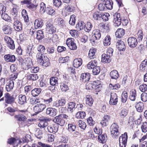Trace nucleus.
<instances>
[{
  "mask_svg": "<svg viewBox=\"0 0 147 147\" xmlns=\"http://www.w3.org/2000/svg\"><path fill=\"white\" fill-rule=\"evenodd\" d=\"M36 59L37 62L43 66L47 67L50 65L49 58L44 54L37 53L36 55Z\"/></svg>",
  "mask_w": 147,
  "mask_h": 147,
  "instance_id": "1",
  "label": "nucleus"
},
{
  "mask_svg": "<svg viewBox=\"0 0 147 147\" xmlns=\"http://www.w3.org/2000/svg\"><path fill=\"white\" fill-rule=\"evenodd\" d=\"M119 126L116 123H113L110 127V130L111 135L114 138H117L120 134L119 131Z\"/></svg>",
  "mask_w": 147,
  "mask_h": 147,
  "instance_id": "2",
  "label": "nucleus"
},
{
  "mask_svg": "<svg viewBox=\"0 0 147 147\" xmlns=\"http://www.w3.org/2000/svg\"><path fill=\"white\" fill-rule=\"evenodd\" d=\"M128 139L127 133L125 132L122 134L119 138V142L120 147H126Z\"/></svg>",
  "mask_w": 147,
  "mask_h": 147,
  "instance_id": "3",
  "label": "nucleus"
},
{
  "mask_svg": "<svg viewBox=\"0 0 147 147\" xmlns=\"http://www.w3.org/2000/svg\"><path fill=\"white\" fill-rule=\"evenodd\" d=\"M15 98L13 95H11L8 92L5 94V103L6 106L8 104L12 105L15 102Z\"/></svg>",
  "mask_w": 147,
  "mask_h": 147,
  "instance_id": "4",
  "label": "nucleus"
},
{
  "mask_svg": "<svg viewBox=\"0 0 147 147\" xmlns=\"http://www.w3.org/2000/svg\"><path fill=\"white\" fill-rule=\"evenodd\" d=\"M46 31L49 34H53L56 32V28L51 22H47L46 24Z\"/></svg>",
  "mask_w": 147,
  "mask_h": 147,
  "instance_id": "5",
  "label": "nucleus"
},
{
  "mask_svg": "<svg viewBox=\"0 0 147 147\" xmlns=\"http://www.w3.org/2000/svg\"><path fill=\"white\" fill-rule=\"evenodd\" d=\"M4 40L8 47L12 50L15 49V45L12 38L8 36H5L4 38Z\"/></svg>",
  "mask_w": 147,
  "mask_h": 147,
  "instance_id": "6",
  "label": "nucleus"
},
{
  "mask_svg": "<svg viewBox=\"0 0 147 147\" xmlns=\"http://www.w3.org/2000/svg\"><path fill=\"white\" fill-rule=\"evenodd\" d=\"M66 44L71 50H75L77 49V47L74 42V38H67Z\"/></svg>",
  "mask_w": 147,
  "mask_h": 147,
  "instance_id": "7",
  "label": "nucleus"
},
{
  "mask_svg": "<svg viewBox=\"0 0 147 147\" xmlns=\"http://www.w3.org/2000/svg\"><path fill=\"white\" fill-rule=\"evenodd\" d=\"M113 23L115 26H119L121 24V18L119 13H115L113 15Z\"/></svg>",
  "mask_w": 147,
  "mask_h": 147,
  "instance_id": "8",
  "label": "nucleus"
},
{
  "mask_svg": "<svg viewBox=\"0 0 147 147\" xmlns=\"http://www.w3.org/2000/svg\"><path fill=\"white\" fill-rule=\"evenodd\" d=\"M42 99L45 104L47 106H49L53 101L52 96L49 92L45 94Z\"/></svg>",
  "mask_w": 147,
  "mask_h": 147,
  "instance_id": "9",
  "label": "nucleus"
},
{
  "mask_svg": "<svg viewBox=\"0 0 147 147\" xmlns=\"http://www.w3.org/2000/svg\"><path fill=\"white\" fill-rule=\"evenodd\" d=\"M117 94L115 93L112 92L111 93L109 104L110 105H115L117 104L118 102V98Z\"/></svg>",
  "mask_w": 147,
  "mask_h": 147,
  "instance_id": "10",
  "label": "nucleus"
},
{
  "mask_svg": "<svg viewBox=\"0 0 147 147\" xmlns=\"http://www.w3.org/2000/svg\"><path fill=\"white\" fill-rule=\"evenodd\" d=\"M46 107V105L42 103L39 104L35 105L33 109L34 112L37 114L42 111Z\"/></svg>",
  "mask_w": 147,
  "mask_h": 147,
  "instance_id": "11",
  "label": "nucleus"
},
{
  "mask_svg": "<svg viewBox=\"0 0 147 147\" xmlns=\"http://www.w3.org/2000/svg\"><path fill=\"white\" fill-rule=\"evenodd\" d=\"M127 42L129 46L131 48L135 47L138 44L137 40L134 37H130L127 39Z\"/></svg>",
  "mask_w": 147,
  "mask_h": 147,
  "instance_id": "12",
  "label": "nucleus"
},
{
  "mask_svg": "<svg viewBox=\"0 0 147 147\" xmlns=\"http://www.w3.org/2000/svg\"><path fill=\"white\" fill-rule=\"evenodd\" d=\"M4 60L7 62L13 63L16 61V57L14 55L9 54L5 55L3 57Z\"/></svg>",
  "mask_w": 147,
  "mask_h": 147,
  "instance_id": "13",
  "label": "nucleus"
},
{
  "mask_svg": "<svg viewBox=\"0 0 147 147\" xmlns=\"http://www.w3.org/2000/svg\"><path fill=\"white\" fill-rule=\"evenodd\" d=\"M54 122L56 123L57 125H59L61 126H63L65 123V120L61 117L59 115H58L55 117L53 120Z\"/></svg>",
  "mask_w": 147,
  "mask_h": 147,
  "instance_id": "14",
  "label": "nucleus"
},
{
  "mask_svg": "<svg viewBox=\"0 0 147 147\" xmlns=\"http://www.w3.org/2000/svg\"><path fill=\"white\" fill-rule=\"evenodd\" d=\"M111 118V116L107 115H104L103 119L101 121L100 123L103 127L107 126Z\"/></svg>",
  "mask_w": 147,
  "mask_h": 147,
  "instance_id": "15",
  "label": "nucleus"
},
{
  "mask_svg": "<svg viewBox=\"0 0 147 147\" xmlns=\"http://www.w3.org/2000/svg\"><path fill=\"white\" fill-rule=\"evenodd\" d=\"M2 30L5 34H10L12 33V28L10 24H5L2 27Z\"/></svg>",
  "mask_w": 147,
  "mask_h": 147,
  "instance_id": "16",
  "label": "nucleus"
},
{
  "mask_svg": "<svg viewBox=\"0 0 147 147\" xmlns=\"http://www.w3.org/2000/svg\"><path fill=\"white\" fill-rule=\"evenodd\" d=\"M116 46L120 51H124L125 49L126 46L125 42L121 40L117 41L116 43Z\"/></svg>",
  "mask_w": 147,
  "mask_h": 147,
  "instance_id": "17",
  "label": "nucleus"
},
{
  "mask_svg": "<svg viewBox=\"0 0 147 147\" xmlns=\"http://www.w3.org/2000/svg\"><path fill=\"white\" fill-rule=\"evenodd\" d=\"M57 112V111L55 109L49 107L47 109L46 113L50 116L54 117L56 115Z\"/></svg>",
  "mask_w": 147,
  "mask_h": 147,
  "instance_id": "18",
  "label": "nucleus"
},
{
  "mask_svg": "<svg viewBox=\"0 0 147 147\" xmlns=\"http://www.w3.org/2000/svg\"><path fill=\"white\" fill-rule=\"evenodd\" d=\"M90 79V74L89 73L82 74L80 76V80L84 82L88 81Z\"/></svg>",
  "mask_w": 147,
  "mask_h": 147,
  "instance_id": "19",
  "label": "nucleus"
},
{
  "mask_svg": "<svg viewBox=\"0 0 147 147\" xmlns=\"http://www.w3.org/2000/svg\"><path fill=\"white\" fill-rule=\"evenodd\" d=\"M86 104V105L91 107L92 105L94 100L91 95H87L85 97Z\"/></svg>",
  "mask_w": 147,
  "mask_h": 147,
  "instance_id": "20",
  "label": "nucleus"
},
{
  "mask_svg": "<svg viewBox=\"0 0 147 147\" xmlns=\"http://www.w3.org/2000/svg\"><path fill=\"white\" fill-rule=\"evenodd\" d=\"M82 60L81 58L76 59L73 61V65L74 67L78 68L82 65Z\"/></svg>",
  "mask_w": 147,
  "mask_h": 147,
  "instance_id": "21",
  "label": "nucleus"
},
{
  "mask_svg": "<svg viewBox=\"0 0 147 147\" xmlns=\"http://www.w3.org/2000/svg\"><path fill=\"white\" fill-rule=\"evenodd\" d=\"M98 139L100 143L105 144L107 140V136L106 134H100L98 136Z\"/></svg>",
  "mask_w": 147,
  "mask_h": 147,
  "instance_id": "22",
  "label": "nucleus"
},
{
  "mask_svg": "<svg viewBox=\"0 0 147 147\" xmlns=\"http://www.w3.org/2000/svg\"><path fill=\"white\" fill-rule=\"evenodd\" d=\"M102 12L96 11L93 13L92 16L93 19L95 20H101V16H102Z\"/></svg>",
  "mask_w": 147,
  "mask_h": 147,
  "instance_id": "23",
  "label": "nucleus"
},
{
  "mask_svg": "<svg viewBox=\"0 0 147 147\" xmlns=\"http://www.w3.org/2000/svg\"><path fill=\"white\" fill-rule=\"evenodd\" d=\"M58 129V125L56 124L49 125L47 127L48 130L50 133H56L57 132Z\"/></svg>",
  "mask_w": 147,
  "mask_h": 147,
  "instance_id": "24",
  "label": "nucleus"
},
{
  "mask_svg": "<svg viewBox=\"0 0 147 147\" xmlns=\"http://www.w3.org/2000/svg\"><path fill=\"white\" fill-rule=\"evenodd\" d=\"M14 82L12 80H10L7 83L6 85V90L7 92H10L12 90L14 87Z\"/></svg>",
  "mask_w": 147,
  "mask_h": 147,
  "instance_id": "25",
  "label": "nucleus"
},
{
  "mask_svg": "<svg viewBox=\"0 0 147 147\" xmlns=\"http://www.w3.org/2000/svg\"><path fill=\"white\" fill-rule=\"evenodd\" d=\"M14 117L17 121L21 122H24L27 119L26 117L24 115L22 114L16 115Z\"/></svg>",
  "mask_w": 147,
  "mask_h": 147,
  "instance_id": "26",
  "label": "nucleus"
},
{
  "mask_svg": "<svg viewBox=\"0 0 147 147\" xmlns=\"http://www.w3.org/2000/svg\"><path fill=\"white\" fill-rule=\"evenodd\" d=\"M125 34V30L122 28H118L115 33L116 37L118 38H122Z\"/></svg>",
  "mask_w": 147,
  "mask_h": 147,
  "instance_id": "27",
  "label": "nucleus"
},
{
  "mask_svg": "<svg viewBox=\"0 0 147 147\" xmlns=\"http://www.w3.org/2000/svg\"><path fill=\"white\" fill-rule=\"evenodd\" d=\"M97 50L94 47L91 48L89 51L88 57L90 59H94L96 57L95 53H96Z\"/></svg>",
  "mask_w": 147,
  "mask_h": 147,
  "instance_id": "28",
  "label": "nucleus"
},
{
  "mask_svg": "<svg viewBox=\"0 0 147 147\" xmlns=\"http://www.w3.org/2000/svg\"><path fill=\"white\" fill-rule=\"evenodd\" d=\"M18 103L21 105H23L26 103V95L22 94L18 96Z\"/></svg>",
  "mask_w": 147,
  "mask_h": 147,
  "instance_id": "29",
  "label": "nucleus"
},
{
  "mask_svg": "<svg viewBox=\"0 0 147 147\" xmlns=\"http://www.w3.org/2000/svg\"><path fill=\"white\" fill-rule=\"evenodd\" d=\"M46 13L49 15L53 16L56 14L55 10L51 6H49L45 9Z\"/></svg>",
  "mask_w": 147,
  "mask_h": 147,
  "instance_id": "30",
  "label": "nucleus"
},
{
  "mask_svg": "<svg viewBox=\"0 0 147 147\" xmlns=\"http://www.w3.org/2000/svg\"><path fill=\"white\" fill-rule=\"evenodd\" d=\"M14 28L15 30L18 31H21L22 28V25L19 21L16 20L13 23Z\"/></svg>",
  "mask_w": 147,
  "mask_h": 147,
  "instance_id": "31",
  "label": "nucleus"
},
{
  "mask_svg": "<svg viewBox=\"0 0 147 147\" xmlns=\"http://www.w3.org/2000/svg\"><path fill=\"white\" fill-rule=\"evenodd\" d=\"M137 96L136 91L135 89H132L129 92V98L131 101H135Z\"/></svg>",
  "mask_w": 147,
  "mask_h": 147,
  "instance_id": "32",
  "label": "nucleus"
},
{
  "mask_svg": "<svg viewBox=\"0 0 147 147\" xmlns=\"http://www.w3.org/2000/svg\"><path fill=\"white\" fill-rule=\"evenodd\" d=\"M105 3L107 9H112L113 7V2L112 0H102Z\"/></svg>",
  "mask_w": 147,
  "mask_h": 147,
  "instance_id": "33",
  "label": "nucleus"
},
{
  "mask_svg": "<svg viewBox=\"0 0 147 147\" xmlns=\"http://www.w3.org/2000/svg\"><path fill=\"white\" fill-rule=\"evenodd\" d=\"M49 120L46 119H44L40 120L38 124V126L41 128H43L48 126V123L47 121Z\"/></svg>",
  "mask_w": 147,
  "mask_h": 147,
  "instance_id": "34",
  "label": "nucleus"
},
{
  "mask_svg": "<svg viewBox=\"0 0 147 147\" xmlns=\"http://www.w3.org/2000/svg\"><path fill=\"white\" fill-rule=\"evenodd\" d=\"M93 36H94L95 39L99 40L101 37V34L99 30L96 29L94 30L92 32Z\"/></svg>",
  "mask_w": 147,
  "mask_h": 147,
  "instance_id": "35",
  "label": "nucleus"
},
{
  "mask_svg": "<svg viewBox=\"0 0 147 147\" xmlns=\"http://www.w3.org/2000/svg\"><path fill=\"white\" fill-rule=\"evenodd\" d=\"M34 26L35 28H41L43 25L42 20L40 19H36L34 21Z\"/></svg>",
  "mask_w": 147,
  "mask_h": 147,
  "instance_id": "36",
  "label": "nucleus"
},
{
  "mask_svg": "<svg viewBox=\"0 0 147 147\" xmlns=\"http://www.w3.org/2000/svg\"><path fill=\"white\" fill-rule=\"evenodd\" d=\"M97 65V61L95 60H93L89 62L87 65V67L88 69H92Z\"/></svg>",
  "mask_w": 147,
  "mask_h": 147,
  "instance_id": "37",
  "label": "nucleus"
},
{
  "mask_svg": "<svg viewBox=\"0 0 147 147\" xmlns=\"http://www.w3.org/2000/svg\"><path fill=\"white\" fill-rule=\"evenodd\" d=\"M110 76L111 79L116 80L119 78V75L118 71L114 70L110 72Z\"/></svg>",
  "mask_w": 147,
  "mask_h": 147,
  "instance_id": "38",
  "label": "nucleus"
},
{
  "mask_svg": "<svg viewBox=\"0 0 147 147\" xmlns=\"http://www.w3.org/2000/svg\"><path fill=\"white\" fill-rule=\"evenodd\" d=\"M28 80L31 81H35L38 78V76L37 74H30L27 76Z\"/></svg>",
  "mask_w": 147,
  "mask_h": 147,
  "instance_id": "39",
  "label": "nucleus"
},
{
  "mask_svg": "<svg viewBox=\"0 0 147 147\" xmlns=\"http://www.w3.org/2000/svg\"><path fill=\"white\" fill-rule=\"evenodd\" d=\"M111 38L109 35H107L103 39V43L105 46H108L111 44Z\"/></svg>",
  "mask_w": 147,
  "mask_h": 147,
  "instance_id": "40",
  "label": "nucleus"
},
{
  "mask_svg": "<svg viewBox=\"0 0 147 147\" xmlns=\"http://www.w3.org/2000/svg\"><path fill=\"white\" fill-rule=\"evenodd\" d=\"M137 111L139 112H142L144 109V103L141 102H138L135 106Z\"/></svg>",
  "mask_w": 147,
  "mask_h": 147,
  "instance_id": "41",
  "label": "nucleus"
},
{
  "mask_svg": "<svg viewBox=\"0 0 147 147\" xmlns=\"http://www.w3.org/2000/svg\"><path fill=\"white\" fill-rule=\"evenodd\" d=\"M31 65L30 63V61H27L24 62L21 64V67L24 70H28L31 67Z\"/></svg>",
  "mask_w": 147,
  "mask_h": 147,
  "instance_id": "42",
  "label": "nucleus"
},
{
  "mask_svg": "<svg viewBox=\"0 0 147 147\" xmlns=\"http://www.w3.org/2000/svg\"><path fill=\"white\" fill-rule=\"evenodd\" d=\"M110 57L107 54H103L102 55L101 61L105 63H109L111 61Z\"/></svg>",
  "mask_w": 147,
  "mask_h": 147,
  "instance_id": "43",
  "label": "nucleus"
},
{
  "mask_svg": "<svg viewBox=\"0 0 147 147\" xmlns=\"http://www.w3.org/2000/svg\"><path fill=\"white\" fill-rule=\"evenodd\" d=\"M42 89L40 88H35L31 91L32 95L34 97L38 96L41 92Z\"/></svg>",
  "mask_w": 147,
  "mask_h": 147,
  "instance_id": "44",
  "label": "nucleus"
},
{
  "mask_svg": "<svg viewBox=\"0 0 147 147\" xmlns=\"http://www.w3.org/2000/svg\"><path fill=\"white\" fill-rule=\"evenodd\" d=\"M140 68L142 71H146L147 69V59H145L142 61L140 65Z\"/></svg>",
  "mask_w": 147,
  "mask_h": 147,
  "instance_id": "45",
  "label": "nucleus"
},
{
  "mask_svg": "<svg viewBox=\"0 0 147 147\" xmlns=\"http://www.w3.org/2000/svg\"><path fill=\"white\" fill-rule=\"evenodd\" d=\"M76 105V104L74 102H69L67 105V110L72 113L73 110L75 109Z\"/></svg>",
  "mask_w": 147,
  "mask_h": 147,
  "instance_id": "46",
  "label": "nucleus"
},
{
  "mask_svg": "<svg viewBox=\"0 0 147 147\" xmlns=\"http://www.w3.org/2000/svg\"><path fill=\"white\" fill-rule=\"evenodd\" d=\"M64 9L65 11L68 13L74 12L75 10L74 7L70 4L66 5L64 7Z\"/></svg>",
  "mask_w": 147,
  "mask_h": 147,
  "instance_id": "47",
  "label": "nucleus"
},
{
  "mask_svg": "<svg viewBox=\"0 0 147 147\" xmlns=\"http://www.w3.org/2000/svg\"><path fill=\"white\" fill-rule=\"evenodd\" d=\"M92 26L90 22H87L86 24H84V30L86 32H89L91 30Z\"/></svg>",
  "mask_w": 147,
  "mask_h": 147,
  "instance_id": "48",
  "label": "nucleus"
},
{
  "mask_svg": "<svg viewBox=\"0 0 147 147\" xmlns=\"http://www.w3.org/2000/svg\"><path fill=\"white\" fill-rule=\"evenodd\" d=\"M5 12H4L1 14L2 18L7 22H11L12 21L11 17Z\"/></svg>",
  "mask_w": 147,
  "mask_h": 147,
  "instance_id": "49",
  "label": "nucleus"
},
{
  "mask_svg": "<svg viewBox=\"0 0 147 147\" xmlns=\"http://www.w3.org/2000/svg\"><path fill=\"white\" fill-rule=\"evenodd\" d=\"M94 132L96 134L99 135L102 133V129L99 125H97L94 128Z\"/></svg>",
  "mask_w": 147,
  "mask_h": 147,
  "instance_id": "50",
  "label": "nucleus"
},
{
  "mask_svg": "<svg viewBox=\"0 0 147 147\" xmlns=\"http://www.w3.org/2000/svg\"><path fill=\"white\" fill-rule=\"evenodd\" d=\"M106 27H107V26H106L105 24L102 22L99 24L98 26V29L102 32H106L107 30Z\"/></svg>",
  "mask_w": 147,
  "mask_h": 147,
  "instance_id": "51",
  "label": "nucleus"
},
{
  "mask_svg": "<svg viewBox=\"0 0 147 147\" xmlns=\"http://www.w3.org/2000/svg\"><path fill=\"white\" fill-rule=\"evenodd\" d=\"M127 93L126 91L122 92L121 95V102L123 103H125L127 99Z\"/></svg>",
  "mask_w": 147,
  "mask_h": 147,
  "instance_id": "52",
  "label": "nucleus"
},
{
  "mask_svg": "<svg viewBox=\"0 0 147 147\" xmlns=\"http://www.w3.org/2000/svg\"><path fill=\"white\" fill-rule=\"evenodd\" d=\"M128 113V111L125 108L122 109L119 113L120 117L121 118H124L127 116Z\"/></svg>",
  "mask_w": 147,
  "mask_h": 147,
  "instance_id": "53",
  "label": "nucleus"
},
{
  "mask_svg": "<svg viewBox=\"0 0 147 147\" xmlns=\"http://www.w3.org/2000/svg\"><path fill=\"white\" fill-rule=\"evenodd\" d=\"M86 115V114L85 112L79 111L76 115V118L78 119H83L84 118Z\"/></svg>",
  "mask_w": 147,
  "mask_h": 147,
  "instance_id": "54",
  "label": "nucleus"
},
{
  "mask_svg": "<svg viewBox=\"0 0 147 147\" xmlns=\"http://www.w3.org/2000/svg\"><path fill=\"white\" fill-rule=\"evenodd\" d=\"M58 78L52 77L50 78V84L53 86H54L58 84Z\"/></svg>",
  "mask_w": 147,
  "mask_h": 147,
  "instance_id": "55",
  "label": "nucleus"
},
{
  "mask_svg": "<svg viewBox=\"0 0 147 147\" xmlns=\"http://www.w3.org/2000/svg\"><path fill=\"white\" fill-rule=\"evenodd\" d=\"M44 38V33L41 30H38L37 32L36 38L38 40H41Z\"/></svg>",
  "mask_w": 147,
  "mask_h": 147,
  "instance_id": "56",
  "label": "nucleus"
},
{
  "mask_svg": "<svg viewBox=\"0 0 147 147\" xmlns=\"http://www.w3.org/2000/svg\"><path fill=\"white\" fill-rule=\"evenodd\" d=\"M79 126L81 129L85 130L86 127V123L81 120H79L78 121Z\"/></svg>",
  "mask_w": 147,
  "mask_h": 147,
  "instance_id": "57",
  "label": "nucleus"
},
{
  "mask_svg": "<svg viewBox=\"0 0 147 147\" xmlns=\"http://www.w3.org/2000/svg\"><path fill=\"white\" fill-rule=\"evenodd\" d=\"M76 126L74 124L69 123L68 125V129L70 132L74 131L76 129Z\"/></svg>",
  "mask_w": 147,
  "mask_h": 147,
  "instance_id": "58",
  "label": "nucleus"
},
{
  "mask_svg": "<svg viewBox=\"0 0 147 147\" xmlns=\"http://www.w3.org/2000/svg\"><path fill=\"white\" fill-rule=\"evenodd\" d=\"M84 23L82 22H79L76 24V28L78 31L84 28Z\"/></svg>",
  "mask_w": 147,
  "mask_h": 147,
  "instance_id": "59",
  "label": "nucleus"
},
{
  "mask_svg": "<svg viewBox=\"0 0 147 147\" xmlns=\"http://www.w3.org/2000/svg\"><path fill=\"white\" fill-rule=\"evenodd\" d=\"M37 50L39 52L38 53H40L41 54H43V53L45 51V47L42 45H39L37 47Z\"/></svg>",
  "mask_w": 147,
  "mask_h": 147,
  "instance_id": "60",
  "label": "nucleus"
},
{
  "mask_svg": "<svg viewBox=\"0 0 147 147\" xmlns=\"http://www.w3.org/2000/svg\"><path fill=\"white\" fill-rule=\"evenodd\" d=\"M100 70V69L99 67L96 66L92 69L93 74L95 75H96L99 74Z\"/></svg>",
  "mask_w": 147,
  "mask_h": 147,
  "instance_id": "61",
  "label": "nucleus"
},
{
  "mask_svg": "<svg viewBox=\"0 0 147 147\" xmlns=\"http://www.w3.org/2000/svg\"><path fill=\"white\" fill-rule=\"evenodd\" d=\"M58 25L60 27L63 28L65 26L64 20L62 18H58L57 19Z\"/></svg>",
  "mask_w": 147,
  "mask_h": 147,
  "instance_id": "62",
  "label": "nucleus"
},
{
  "mask_svg": "<svg viewBox=\"0 0 147 147\" xmlns=\"http://www.w3.org/2000/svg\"><path fill=\"white\" fill-rule=\"evenodd\" d=\"M76 16L74 15H72L71 16L70 19L69 21V24L72 26H74L76 22Z\"/></svg>",
  "mask_w": 147,
  "mask_h": 147,
  "instance_id": "63",
  "label": "nucleus"
},
{
  "mask_svg": "<svg viewBox=\"0 0 147 147\" xmlns=\"http://www.w3.org/2000/svg\"><path fill=\"white\" fill-rule=\"evenodd\" d=\"M87 123L88 125L90 126H93L95 123V121L93 120L92 117L90 116L87 118Z\"/></svg>",
  "mask_w": 147,
  "mask_h": 147,
  "instance_id": "64",
  "label": "nucleus"
}]
</instances>
